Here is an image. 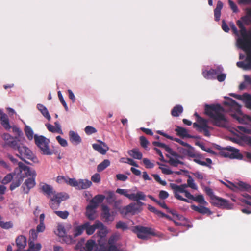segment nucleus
<instances>
[{
    "label": "nucleus",
    "mask_w": 251,
    "mask_h": 251,
    "mask_svg": "<svg viewBox=\"0 0 251 251\" xmlns=\"http://www.w3.org/2000/svg\"><path fill=\"white\" fill-rule=\"evenodd\" d=\"M194 161L199 165L204 166H207V167H209L210 168H211V164H212V160L210 158H206V162L201 161L198 159H194Z\"/></svg>",
    "instance_id": "nucleus-41"
},
{
    "label": "nucleus",
    "mask_w": 251,
    "mask_h": 251,
    "mask_svg": "<svg viewBox=\"0 0 251 251\" xmlns=\"http://www.w3.org/2000/svg\"><path fill=\"white\" fill-rule=\"evenodd\" d=\"M107 195L106 200L108 202H112L115 200V195L114 192L109 191L106 192Z\"/></svg>",
    "instance_id": "nucleus-56"
},
{
    "label": "nucleus",
    "mask_w": 251,
    "mask_h": 251,
    "mask_svg": "<svg viewBox=\"0 0 251 251\" xmlns=\"http://www.w3.org/2000/svg\"><path fill=\"white\" fill-rule=\"evenodd\" d=\"M65 183L71 186L75 187L77 189L78 181L75 178H67V179L65 180Z\"/></svg>",
    "instance_id": "nucleus-53"
},
{
    "label": "nucleus",
    "mask_w": 251,
    "mask_h": 251,
    "mask_svg": "<svg viewBox=\"0 0 251 251\" xmlns=\"http://www.w3.org/2000/svg\"><path fill=\"white\" fill-rule=\"evenodd\" d=\"M34 140L36 145L40 148L42 153L44 155H51L52 152L49 147L50 141L43 136L34 135Z\"/></svg>",
    "instance_id": "nucleus-6"
},
{
    "label": "nucleus",
    "mask_w": 251,
    "mask_h": 251,
    "mask_svg": "<svg viewBox=\"0 0 251 251\" xmlns=\"http://www.w3.org/2000/svg\"><path fill=\"white\" fill-rule=\"evenodd\" d=\"M183 107L180 105H176L172 109L171 115L173 117H178L183 112Z\"/></svg>",
    "instance_id": "nucleus-34"
},
{
    "label": "nucleus",
    "mask_w": 251,
    "mask_h": 251,
    "mask_svg": "<svg viewBox=\"0 0 251 251\" xmlns=\"http://www.w3.org/2000/svg\"><path fill=\"white\" fill-rule=\"evenodd\" d=\"M100 144H92L93 148L99 152L100 153L104 155L106 152L109 150L108 146L103 142L100 140L98 141Z\"/></svg>",
    "instance_id": "nucleus-15"
},
{
    "label": "nucleus",
    "mask_w": 251,
    "mask_h": 251,
    "mask_svg": "<svg viewBox=\"0 0 251 251\" xmlns=\"http://www.w3.org/2000/svg\"><path fill=\"white\" fill-rule=\"evenodd\" d=\"M83 226H84L86 233L90 235L94 233L96 229L102 227L103 224L99 221H96L93 225H90L89 222H86L83 224Z\"/></svg>",
    "instance_id": "nucleus-12"
},
{
    "label": "nucleus",
    "mask_w": 251,
    "mask_h": 251,
    "mask_svg": "<svg viewBox=\"0 0 251 251\" xmlns=\"http://www.w3.org/2000/svg\"><path fill=\"white\" fill-rule=\"evenodd\" d=\"M18 167L20 173L15 175L12 182L10 189L12 191L19 187L24 180V178L27 176H35L36 175L35 170H30L29 167L26 166L21 162H18Z\"/></svg>",
    "instance_id": "nucleus-2"
},
{
    "label": "nucleus",
    "mask_w": 251,
    "mask_h": 251,
    "mask_svg": "<svg viewBox=\"0 0 251 251\" xmlns=\"http://www.w3.org/2000/svg\"><path fill=\"white\" fill-rule=\"evenodd\" d=\"M223 6V4L222 1H218L217 3L216 8L214 9V17L215 20L216 21H219L221 16V11Z\"/></svg>",
    "instance_id": "nucleus-29"
},
{
    "label": "nucleus",
    "mask_w": 251,
    "mask_h": 251,
    "mask_svg": "<svg viewBox=\"0 0 251 251\" xmlns=\"http://www.w3.org/2000/svg\"><path fill=\"white\" fill-rule=\"evenodd\" d=\"M125 209L127 213L135 212L138 209L135 203H131L125 206Z\"/></svg>",
    "instance_id": "nucleus-48"
},
{
    "label": "nucleus",
    "mask_w": 251,
    "mask_h": 251,
    "mask_svg": "<svg viewBox=\"0 0 251 251\" xmlns=\"http://www.w3.org/2000/svg\"><path fill=\"white\" fill-rule=\"evenodd\" d=\"M170 186L171 188L173 190L174 196L176 199L186 202H189V201L188 199L183 198L179 194V193H184L185 196L186 197V194L187 193H189L187 190H186V188L187 187L186 184L177 185L175 183H170Z\"/></svg>",
    "instance_id": "nucleus-7"
},
{
    "label": "nucleus",
    "mask_w": 251,
    "mask_h": 251,
    "mask_svg": "<svg viewBox=\"0 0 251 251\" xmlns=\"http://www.w3.org/2000/svg\"><path fill=\"white\" fill-rule=\"evenodd\" d=\"M24 130L27 138L30 140H32L33 137V132L32 128L28 126H25Z\"/></svg>",
    "instance_id": "nucleus-45"
},
{
    "label": "nucleus",
    "mask_w": 251,
    "mask_h": 251,
    "mask_svg": "<svg viewBox=\"0 0 251 251\" xmlns=\"http://www.w3.org/2000/svg\"><path fill=\"white\" fill-rule=\"evenodd\" d=\"M98 229H100V230L97 232V234L99 237V239L97 240L99 246H97L96 249L97 247H99V241H100V244H102L103 245H105L106 241L105 237L107 233L106 228L104 225L102 227H99Z\"/></svg>",
    "instance_id": "nucleus-20"
},
{
    "label": "nucleus",
    "mask_w": 251,
    "mask_h": 251,
    "mask_svg": "<svg viewBox=\"0 0 251 251\" xmlns=\"http://www.w3.org/2000/svg\"><path fill=\"white\" fill-rule=\"evenodd\" d=\"M128 153L130 156L134 159L140 160L142 158V153L139 151L138 149H133L129 151Z\"/></svg>",
    "instance_id": "nucleus-32"
},
{
    "label": "nucleus",
    "mask_w": 251,
    "mask_h": 251,
    "mask_svg": "<svg viewBox=\"0 0 251 251\" xmlns=\"http://www.w3.org/2000/svg\"><path fill=\"white\" fill-rule=\"evenodd\" d=\"M85 230L84 226H83V224L75 227L74 228V237H76L82 234L83 231Z\"/></svg>",
    "instance_id": "nucleus-47"
},
{
    "label": "nucleus",
    "mask_w": 251,
    "mask_h": 251,
    "mask_svg": "<svg viewBox=\"0 0 251 251\" xmlns=\"http://www.w3.org/2000/svg\"><path fill=\"white\" fill-rule=\"evenodd\" d=\"M167 157L169 158V159L168 162L172 166L177 167L178 165V164H184V163L182 161L179 160L177 158H174L173 157H169L167 155Z\"/></svg>",
    "instance_id": "nucleus-43"
},
{
    "label": "nucleus",
    "mask_w": 251,
    "mask_h": 251,
    "mask_svg": "<svg viewBox=\"0 0 251 251\" xmlns=\"http://www.w3.org/2000/svg\"><path fill=\"white\" fill-rule=\"evenodd\" d=\"M0 227L4 229H9L13 228V223L11 221L4 222L1 220L0 222Z\"/></svg>",
    "instance_id": "nucleus-44"
},
{
    "label": "nucleus",
    "mask_w": 251,
    "mask_h": 251,
    "mask_svg": "<svg viewBox=\"0 0 251 251\" xmlns=\"http://www.w3.org/2000/svg\"><path fill=\"white\" fill-rule=\"evenodd\" d=\"M29 248L25 251H39L41 250V245L39 243L34 244V242H28Z\"/></svg>",
    "instance_id": "nucleus-36"
},
{
    "label": "nucleus",
    "mask_w": 251,
    "mask_h": 251,
    "mask_svg": "<svg viewBox=\"0 0 251 251\" xmlns=\"http://www.w3.org/2000/svg\"><path fill=\"white\" fill-rule=\"evenodd\" d=\"M38 232L34 229H32L29 231V238L28 242H34L37 238Z\"/></svg>",
    "instance_id": "nucleus-49"
},
{
    "label": "nucleus",
    "mask_w": 251,
    "mask_h": 251,
    "mask_svg": "<svg viewBox=\"0 0 251 251\" xmlns=\"http://www.w3.org/2000/svg\"><path fill=\"white\" fill-rule=\"evenodd\" d=\"M237 25L240 28V33L242 38L237 40V43L246 52H251V33L248 34L247 29L240 20L237 21Z\"/></svg>",
    "instance_id": "nucleus-3"
},
{
    "label": "nucleus",
    "mask_w": 251,
    "mask_h": 251,
    "mask_svg": "<svg viewBox=\"0 0 251 251\" xmlns=\"http://www.w3.org/2000/svg\"><path fill=\"white\" fill-rule=\"evenodd\" d=\"M14 178L11 174H7L2 179V183L6 184L9 183Z\"/></svg>",
    "instance_id": "nucleus-63"
},
{
    "label": "nucleus",
    "mask_w": 251,
    "mask_h": 251,
    "mask_svg": "<svg viewBox=\"0 0 251 251\" xmlns=\"http://www.w3.org/2000/svg\"><path fill=\"white\" fill-rule=\"evenodd\" d=\"M204 190L206 194L210 197L213 201H214L215 198L218 197L214 195L212 190L208 187H206Z\"/></svg>",
    "instance_id": "nucleus-58"
},
{
    "label": "nucleus",
    "mask_w": 251,
    "mask_h": 251,
    "mask_svg": "<svg viewBox=\"0 0 251 251\" xmlns=\"http://www.w3.org/2000/svg\"><path fill=\"white\" fill-rule=\"evenodd\" d=\"M132 231L137 235L138 238L143 240L148 239L150 235L159 237H162L163 236L162 233L155 232L154 230L151 228L140 225L134 226L132 229Z\"/></svg>",
    "instance_id": "nucleus-4"
},
{
    "label": "nucleus",
    "mask_w": 251,
    "mask_h": 251,
    "mask_svg": "<svg viewBox=\"0 0 251 251\" xmlns=\"http://www.w3.org/2000/svg\"><path fill=\"white\" fill-rule=\"evenodd\" d=\"M16 150H17L19 153L20 155L18 156L27 164H29V163L25 159H30L34 162H35V160L37 159L36 157H34L31 151L25 146L19 145Z\"/></svg>",
    "instance_id": "nucleus-8"
},
{
    "label": "nucleus",
    "mask_w": 251,
    "mask_h": 251,
    "mask_svg": "<svg viewBox=\"0 0 251 251\" xmlns=\"http://www.w3.org/2000/svg\"><path fill=\"white\" fill-rule=\"evenodd\" d=\"M148 197L153 201L155 202L156 203L159 205L160 207L166 210H169L168 207L167 206V205L166 204L165 202L164 201H158L155 198H154L151 195H148Z\"/></svg>",
    "instance_id": "nucleus-42"
},
{
    "label": "nucleus",
    "mask_w": 251,
    "mask_h": 251,
    "mask_svg": "<svg viewBox=\"0 0 251 251\" xmlns=\"http://www.w3.org/2000/svg\"><path fill=\"white\" fill-rule=\"evenodd\" d=\"M191 207L193 210L202 214H207L208 215H211L212 214V212L208 208L201 205L198 206L195 205H192Z\"/></svg>",
    "instance_id": "nucleus-25"
},
{
    "label": "nucleus",
    "mask_w": 251,
    "mask_h": 251,
    "mask_svg": "<svg viewBox=\"0 0 251 251\" xmlns=\"http://www.w3.org/2000/svg\"><path fill=\"white\" fill-rule=\"evenodd\" d=\"M31 178H29L25 180L23 185L22 186V188L24 193L27 194L28 193L30 189L33 188L35 185V176H31Z\"/></svg>",
    "instance_id": "nucleus-17"
},
{
    "label": "nucleus",
    "mask_w": 251,
    "mask_h": 251,
    "mask_svg": "<svg viewBox=\"0 0 251 251\" xmlns=\"http://www.w3.org/2000/svg\"><path fill=\"white\" fill-rule=\"evenodd\" d=\"M92 185V182L87 179H79L78 180L77 189H86L89 188Z\"/></svg>",
    "instance_id": "nucleus-26"
},
{
    "label": "nucleus",
    "mask_w": 251,
    "mask_h": 251,
    "mask_svg": "<svg viewBox=\"0 0 251 251\" xmlns=\"http://www.w3.org/2000/svg\"><path fill=\"white\" fill-rule=\"evenodd\" d=\"M95 251H126L122 248H118L116 245L105 246L100 244L99 241V247L95 249Z\"/></svg>",
    "instance_id": "nucleus-18"
},
{
    "label": "nucleus",
    "mask_w": 251,
    "mask_h": 251,
    "mask_svg": "<svg viewBox=\"0 0 251 251\" xmlns=\"http://www.w3.org/2000/svg\"><path fill=\"white\" fill-rule=\"evenodd\" d=\"M101 208L102 212L101 216L104 221L105 222H112L114 220L115 217L113 214L114 212H112L111 213L110 212L109 208L107 205H102Z\"/></svg>",
    "instance_id": "nucleus-13"
},
{
    "label": "nucleus",
    "mask_w": 251,
    "mask_h": 251,
    "mask_svg": "<svg viewBox=\"0 0 251 251\" xmlns=\"http://www.w3.org/2000/svg\"><path fill=\"white\" fill-rule=\"evenodd\" d=\"M224 105H228L235 109L236 111L240 110V106L239 104L234 100L229 98L228 100L224 102Z\"/></svg>",
    "instance_id": "nucleus-31"
},
{
    "label": "nucleus",
    "mask_w": 251,
    "mask_h": 251,
    "mask_svg": "<svg viewBox=\"0 0 251 251\" xmlns=\"http://www.w3.org/2000/svg\"><path fill=\"white\" fill-rule=\"evenodd\" d=\"M105 198V197L103 195H97L90 201V203L92 204H96L97 207L98 203L103 202Z\"/></svg>",
    "instance_id": "nucleus-38"
},
{
    "label": "nucleus",
    "mask_w": 251,
    "mask_h": 251,
    "mask_svg": "<svg viewBox=\"0 0 251 251\" xmlns=\"http://www.w3.org/2000/svg\"><path fill=\"white\" fill-rule=\"evenodd\" d=\"M120 161L122 163H127L134 167H138V165L132 159L129 158L123 157L120 159Z\"/></svg>",
    "instance_id": "nucleus-46"
},
{
    "label": "nucleus",
    "mask_w": 251,
    "mask_h": 251,
    "mask_svg": "<svg viewBox=\"0 0 251 251\" xmlns=\"http://www.w3.org/2000/svg\"><path fill=\"white\" fill-rule=\"evenodd\" d=\"M222 70L220 68L216 69H211L208 71H204L202 72L203 77L207 79H215L216 76L221 72Z\"/></svg>",
    "instance_id": "nucleus-16"
},
{
    "label": "nucleus",
    "mask_w": 251,
    "mask_h": 251,
    "mask_svg": "<svg viewBox=\"0 0 251 251\" xmlns=\"http://www.w3.org/2000/svg\"><path fill=\"white\" fill-rule=\"evenodd\" d=\"M216 148L220 151L219 154L222 156L238 159H241L243 157L242 155L239 152V150L233 147L228 146L224 148L217 145Z\"/></svg>",
    "instance_id": "nucleus-5"
},
{
    "label": "nucleus",
    "mask_w": 251,
    "mask_h": 251,
    "mask_svg": "<svg viewBox=\"0 0 251 251\" xmlns=\"http://www.w3.org/2000/svg\"><path fill=\"white\" fill-rule=\"evenodd\" d=\"M69 198L66 194L62 193L54 194L53 197L51 198L49 204L52 209H57L62 201L67 200Z\"/></svg>",
    "instance_id": "nucleus-10"
},
{
    "label": "nucleus",
    "mask_w": 251,
    "mask_h": 251,
    "mask_svg": "<svg viewBox=\"0 0 251 251\" xmlns=\"http://www.w3.org/2000/svg\"><path fill=\"white\" fill-rule=\"evenodd\" d=\"M37 107L45 118H46L49 121L50 120L51 117L47 108L44 105L41 104H38Z\"/></svg>",
    "instance_id": "nucleus-30"
},
{
    "label": "nucleus",
    "mask_w": 251,
    "mask_h": 251,
    "mask_svg": "<svg viewBox=\"0 0 251 251\" xmlns=\"http://www.w3.org/2000/svg\"><path fill=\"white\" fill-rule=\"evenodd\" d=\"M197 122L200 125L201 128L202 127H209L207 124V120L202 117H200L199 119H197Z\"/></svg>",
    "instance_id": "nucleus-54"
},
{
    "label": "nucleus",
    "mask_w": 251,
    "mask_h": 251,
    "mask_svg": "<svg viewBox=\"0 0 251 251\" xmlns=\"http://www.w3.org/2000/svg\"><path fill=\"white\" fill-rule=\"evenodd\" d=\"M246 53L247 57L246 61L247 62V63H245L243 61H239L236 64L238 67L242 68L244 70L251 69V52H246ZM244 78L245 82L251 86V77L248 75H245Z\"/></svg>",
    "instance_id": "nucleus-9"
},
{
    "label": "nucleus",
    "mask_w": 251,
    "mask_h": 251,
    "mask_svg": "<svg viewBox=\"0 0 251 251\" xmlns=\"http://www.w3.org/2000/svg\"><path fill=\"white\" fill-rule=\"evenodd\" d=\"M169 193L164 190H161L159 193V198L161 200H165L168 198Z\"/></svg>",
    "instance_id": "nucleus-64"
},
{
    "label": "nucleus",
    "mask_w": 251,
    "mask_h": 251,
    "mask_svg": "<svg viewBox=\"0 0 251 251\" xmlns=\"http://www.w3.org/2000/svg\"><path fill=\"white\" fill-rule=\"evenodd\" d=\"M96 204H90L86 207V215L90 220H93L96 218V211L97 208Z\"/></svg>",
    "instance_id": "nucleus-19"
},
{
    "label": "nucleus",
    "mask_w": 251,
    "mask_h": 251,
    "mask_svg": "<svg viewBox=\"0 0 251 251\" xmlns=\"http://www.w3.org/2000/svg\"><path fill=\"white\" fill-rule=\"evenodd\" d=\"M26 238L23 235L19 236L16 240V244L18 247L17 251H21L26 246Z\"/></svg>",
    "instance_id": "nucleus-22"
},
{
    "label": "nucleus",
    "mask_w": 251,
    "mask_h": 251,
    "mask_svg": "<svg viewBox=\"0 0 251 251\" xmlns=\"http://www.w3.org/2000/svg\"><path fill=\"white\" fill-rule=\"evenodd\" d=\"M213 203L217 206L226 209H232L233 206V204L230 203L228 201L219 197L215 198Z\"/></svg>",
    "instance_id": "nucleus-11"
},
{
    "label": "nucleus",
    "mask_w": 251,
    "mask_h": 251,
    "mask_svg": "<svg viewBox=\"0 0 251 251\" xmlns=\"http://www.w3.org/2000/svg\"><path fill=\"white\" fill-rule=\"evenodd\" d=\"M0 120L1 125L5 129L9 130L11 128L7 115L2 110H0Z\"/></svg>",
    "instance_id": "nucleus-21"
},
{
    "label": "nucleus",
    "mask_w": 251,
    "mask_h": 251,
    "mask_svg": "<svg viewBox=\"0 0 251 251\" xmlns=\"http://www.w3.org/2000/svg\"><path fill=\"white\" fill-rule=\"evenodd\" d=\"M129 200L136 201L140 200L145 201L146 195L143 192L138 191L136 194L131 193Z\"/></svg>",
    "instance_id": "nucleus-27"
},
{
    "label": "nucleus",
    "mask_w": 251,
    "mask_h": 251,
    "mask_svg": "<svg viewBox=\"0 0 251 251\" xmlns=\"http://www.w3.org/2000/svg\"><path fill=\"white\" fill-rule=\"evenodd\" d=\"M110 164V162L108 159H105L97 166V170L98 172L103 171L108 167Z\"/></svg>",
    "instance_id": "nucleus-37"
},
{
    "label": "nucleus",
    "mask_w": 251,
    "mask_h": 251,
    "mask_svg": "<svg viewBox=\"0 0 251 251\" xmlns=\"http://www.w3.org/2000/svg\"><path fill=\"white\" fill-rule=\"evenodd\" d=\"M70 141L74 145H78L81 142L80 136L74 131L71 130L69 133Z\"/></svg>",
    "instance_id": "nucleus-23"
},
{
    "label": "nucleus",
    "mask_w": 251,
    "mask_h": 251,
    "mask_svg": "<svg viewBox=\"0 0 251 251\" xmlns=\"http://www.w3.org/2000/svg\"><path fill=\"white\" fill-rule=\"evenodd\" d=\"M236 192L238 190L240 191H248L251 188V186L243 181H239L236 183Z\"/></svg>",
    "instance_id": "nucleus-33"
},
{
    "label": "nucleus",
    "mask_w": 251,
    "mask_h": 251,
    "mask_svg": "<svg viewBox=\"0 0 251 251\" xmlns=\"http://www.w3.org/2000/svg\"><path fill=\"white\" fill-rule=\"evenodd\" d=\"M243 100L244 101L245 106L251 110V95L245 93L242 96Z\"/></svg>",
    "instance_id": "nucleus-35"
},
{
    "label": "nucleus",
    "mask_w": 251,
    "mask_h": 251,
    "mask_svg": "<svg viewBox=\"0 0 251 251\" xmlns=\"http://www.w3.org/2000/svg\"><path fill=\"white\" fill-rule=\"evenodd\" d=\"M187 182V184H186V185H187V187H189L193 189L194 190L197 189V186L196 185V184L194 183L193 179L192 178V177L190 176H189Z\"/></svg>",
    "instance_id": "nucleus-55"
},
{
    "label": "nucleus",
    "mask_w": 251,
    "mask_h": 251,
    "mask_svg": "<svg viewBox=\"0 0 251 251\" xmlns=\"http://www.w3.org/2000/svg\"><path fill=\"white\" fill-rule=\"evenodd\" d=\"M85 132L87 135H91L97 132V130L94 127L88 126L85 128Z\"/></svg>",
    "instance_id": "nucleus-59"
},
{
    "label": "nucleus",
    "mask_w": 251,
    "mask_h": 251,
    "mask_svg": "<svg viewBox=\"0 0 251 251\" xmlns=\"http://www.w3.org/2000/svg\"><path fill=\"white\" fill-rule=\"evenodd\" d=\"M224 109L220 104H206L205 113L209 117L214 126L225 127L228 125V121L224 114Z\"/></svg>",
    "instance_id": "nucleus-1"
},
{
    "label": "nucleus",
    "mask_w": 251,
    "mask_h": 251,
    "mask_svg": "<svg viewBox=\"0 0 251 251\" xmlns=\"http://www.w3.org/2000/svg\"><path fill=\"white\" fill-rule=\"evenodd\" d=\"M140 142L141 146L144 148H146L149 144V141L144 136L140 137Z\"/></svg>",
    "instance_id": "nucleus-60"
},
{
    "label": "nucleus",
    "mask_w": 251,
    "mask_h": 251,
    "mask_svg": "<svg viewBox=\"0 0 251 251\" xmlns=\"http://www.w3.org/2000/svg\"><path fill=\"white\" fill-rule=\"evenodd\" d=\"M233 117L235 118L241 124H247L248 122H251V117L247 115L240 117L236 116L235 115H233Z\"/></svg>",
    "instance_id": "nucleus-39"
},
{
    "label": "nucleus",
    "mask_w": 251,
    "mask_h": 251,
    "mask_svg": "<svg viewBox=\"0 0 251 251\" xmlns=\"http://www.w3.org/2000/svg\"><path fill=\"white\" fill-rule=\"evenodd\" d=\"M116 228L117 229H121L123 230H125L128 229V226L125 222L119 221L116 223Z\"/></svg>",
    "instance_id": "nucleus-50"
},
{
    "label": "nucleus",
    "mask_w": 251,
    "mask_h": 251,
    "mask_svg": "<svg viewBox=\"0 0 251 251\" xmlns=\"http://www.w3.org/2000/svg\"><path fill=\"white\" fill-rule=\"evenodd\" d=\"M188 149L181 148L180 150V151L183 154L188 156L190 157H195L196 155L195 153L194 149L193 147L190 145V147H187Z\"/></svg>",
    "instance_id": "nucleus-28"
},
{
    "label": "nucleus",
    "mask_w": 251,
    "mask_h": 251,
    "mask_svg": "<svg viewBox=\"0 0 251 251\" xmlns=\"http://www.w3.org/2000/svg\"><path fill=\"white\" fill-rule=\"evenodd\" d=\"M129 190L127 189H120L118 188L116 190V192L117 193L120 194L121 195H123L126 197V198L130 199L131 194L128 193Z\"/></svg>",
    "instance_id": "nucleus-51"
},
{
    "label": "nucleus",
    "mask_w": 251,
    "mask_h": 251,
    "mask_svg": "<svg viewBox=\"0 0 251 251\" xmlns=\"http://www.w3.org/2000/svg\"><path fill=\"white\" fill-rule=\"evenodd\" d=\"M152 145L156 147H158L160 148H164L166 151L167 150H169V146H167L164 143H162L159 142L154 141L152 142Z\"/></svg>",
    "instance_id": "nucleus-62"
},
{
    "label": "nucleus",
    "mask_w": 251,
    "mask_h": 251,
    "mask_svg": "<svg viewBox=\"0 0 251 251\" xmlns=\"http://www.w3.org/2000/svg\"><path fill=\"white\" fill-rule=\"evenodd\" d=\"M42 190L44 193H46L48 195L56 194L55 192L53 191L52 187L47 184H45L42 186Z\"/></svg>",
    "instance_id": "nucleus-40"
},
{
    "label": "nucleus",
    "mask_w": 251,
    "mask_h": 251,
    "mask_svg": "<svg viewBox=\"0 0 251 251\" xmlns=\"http://www.w3.org/2000/svg\"><path fill=\"white\" fill-rule=\"evenodd\" d=\"M186 197L189 200H193L201 204H207V202L205 201L204 197L202 195H198L197 196L194 197L190 193H187L186 195Z\"/></svg>",
    "instance_id": "nucleus-24"
},
{
    "label": "nucleus",
    "mask_w": 251,
    "mask_h": 251,
    "mask_svg": "<svg viewBox=\"0 0 251 251\" xmlns=\"http://www.w3.org/2000/svg\"><path fill=\"white\" fill-rule=\"evenodd\" d=\"M175 130L177 133V135L182 138L200 139V137L198 136L190 135L188 134L187 129L182 127L177 126Z\"/></svg>",
    "instance_id": "nucleus-14"
},
{
    "label": "nucleus",
    "mask_w": 251,
    "mask_h": 251,
    "mask_svg": "<svg viewBox=\"0 0 251 251\" xmlns=\"http://www.w3.org/2000/svg\"><path fill=\"white\" fill-rule=\"evenodd\" d=\"M54 213L60 218L65 219H66L68 216H69V212L67 211H55Z\"/></svg>",
    "instance_id": "nucleus-57"
},
{
    "label": "nucleus",
    "mask_w": 251,
    "mask_h": 251,
    "mask_svg": "<svg viewBox=\"0 0 251 251\" xmlns=\"http://www.w3.org/2000/svg\"><path fill=\"white\" fill-rule=\"evenodd\" d=\"M5 143L9 146L12 147L14 149L16 150L19 145L16 140H14L12 137L11 139H9L8 141H6Z\"/></svg>",
    "instance_id": "nucleus-52"
},
{
    "label": "nucleus",
    "mask_w": 251,
    "mask_h": 251,
    "mask_svg": "<svg viewBox=\"0 0 251 251\" xmlns=\"http://www.w3.org/2000/svg\"><path fill=\"white\" fill-rule=\"evenodd\" d=\"M143 162L147 168L151 169L153 168L154 166V164L151 162L150 160L148 158H144L143 159Z\"/></svg>",
    "instance_id": "nucleus-61"
}]
</instances>
